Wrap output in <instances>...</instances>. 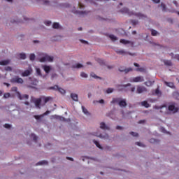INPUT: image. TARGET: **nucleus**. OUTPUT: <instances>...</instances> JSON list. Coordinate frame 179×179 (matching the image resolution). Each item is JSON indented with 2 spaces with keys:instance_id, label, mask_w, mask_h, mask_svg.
<instances>
[{
  "instance_id": "nucleus-11",
  "label": "nucleus",
  "mask_w": 179,
  "mask_h": 179,
  "mask_svg": "<svg viewBox=\"0 0 179 179\" xmlns=\"http://www.w3.org/2000/svg\"><path fill=\"white\" fill-rule=\"evenodd\" d=\"M12 83H23V79L19 76H15L11 79Z\"/></svg>"
},
{
  "instance_id": "nucleus-55",
  "label": "nucleus",
  "mask_w": 179,
  "mask_h": 179,
  "mask_svg": "<svg viewBox=\"0 0 179 179\" xmlns=\"http://www.w3.org/2000/svg\"><path fill=\"white\" fill-rule=\"evenodd\" d=\"M36 71L37 75H38L39 76H41V70L40 69L37 68L36 69Z\"/></svg>"
},
{
  "instance_id": "nucleus-54",
  "label": "nucleus",
  "mask_w": 179,
  "mask_h": 179,
  "mask_svg": "<svg viewBox=\"0 0 179 179\" xmlns=\"http://www.w3.org/2000/svg\"><path fill=\"white\" fill-rule=\"evenodd\" d=\"M80 76L81 78H87V74H86L85 72H81L80 73Z\"/></svg>"
},
{
  "instance_id": "nucleus-26",
  "label": "nucleus",
  "mask_w": 179,
  "mask_h": 179,
  "mask_svg": "<svg viewBox=\"0 0 179 179\" xmlns=\"http://www.w3.org/2000/svg\"><path fill=\"white\" fill-rule=\"evenodd\" d=\"M149 142L150 143H153V144L160 143V140L156 139V138H150L149 140Z\"/></svg>"
},
{
  "instance_id": "nucleus-59",
  "label": "nucleus",
  "mask_w": 179,
  "mask_h": 179,
  "mask_svg": "<svg viewBox=\"0 0 179 179\" xmlns=\"http://www.w3.org/2000/svg\"><path fill=\"white\" fill-rule=\"evenodd\" d=\"M11 125L9 124H4V127H6L7 129H9L10 128H11Z\"/></svg>"
},
{
  "instance_id": "nucleus-48",
  "label": "nucleus",
  "mask_w": 179,
  "mask_h": 179,
  "mask_svg": "<svg viewBox=\"0 0 179 179\" xmlns=\"http://www.w3.org/2000/svg\"><path fill=\"white\" fill-rule=\"evenodd\" d=\"M59 6L61 8H69V3H62L59 4Z\"/></svg>"
},
{
  "instance_id": "nucleus-43",
  "label": "nucleus",
  "mask_w": 179,
  "mask_h": 179,
  "mask_svg": "<svg viewBox=\"0 0 179 179\" xmlns=\"http://www.w3.org/2000/svg\"><path fill=\"white\" fill-rule=\"evenodd\" d=\"M161 8H162V12H167V8L166 7V4L162 3Z\"/></svg>"
},
{
  "instance_id": "nucleus-64",
  "label": "nucleus",
  "mask_w": 179,
  "mask_h": 179,
  "mask_svg": "<svg viewBox=\"0 0 179 179\" xmlns=\"http://www.w3.org/2000/svg\"><path fill=\"white\" fill-rule=\"evenodd\" d=\"M59 121H65V117H62V116H59Z\"/></svg>"
},
{
  "instance_id": "nucleus-12",
  "label": "nucleus",
  "mask_w": 179,
  "mask_h": 179,
  "mask_svg": "<svg viewBox=\"0 0 179 179\" xmlns=\"http://www.w3.org/2000/svg\"><path fill=\"white\" fill-rule=\"evenodd\" d=\"M115 52H117V54H118L119 55H124L125 54H129V55H135V54H132L129 52H126L124 50H115Z\"/></svg>"
},
{
  "instance_id": "nucleus-13",
  "label": "nucleus",
  "mask_w": 179,
  "mask_h": 179,
  "mask_svg": "<svg viewBox=\"0 0 179 179\" xmlns=\"http://www.w3.org/2000/svg\"><path fill=\"white\" fill-rule=\"evenodd\" d=\"M10 22L13 24H17V23H23V20L22 19H19L17 17L11 18Z\"/></svg>"
},
{
  "instance_id": "nucleus-39",
  "label": "nucleus",
  "mask_w": 179,
  "mask_h": 179,
  "mask_svg": "<svg viewBox=\"0 0 179 179\" xmlns=\"http://www.w3.org/2000/svg\"><path fill=\"white\" fill-rule=\"evenodd\" d=\"M30 61H34L36 59V55L34 53H31L29 55Z\"/></svg>"
},
{
  "instance_id": "nucleus-8",
  "label": "nucleus",
  "mask_w": 179,
  "mask_h": 179,
  "mask_svg": "<svg viewBox=\"0 0 179 179\" xmlns=\"http://www.w3.org/2000/svg\"><path fill=\"white\" fill-rule=\"evenodd\" d=\"M153 108H155V110H161L160 113H163L164 114H167V106H155Z\"/></svg>"
},
{
  "instance_id": "nucleus-1",
  "label": "nucleus",
  "mask_w": 179,
  "mask_h": 179,
  "mask_svg": "<svg viewBox=\"0 0 179 179\" xmlns=\"http://www.w3.org/2000/svg\"><path fill=\"white\" fill-rule=\"evenodd\" d=\"M38 59L39 62H54V57L44 52H38Z\"/></svg>"
},
{
  "instance_id": "nucleus-31",
  "label": "nucleus",
  "mask_w": 179,
  "mask_h": 179,
  "mask_svg": "<svg viewBox=\"0 0 179 179\" xmlns=\"http://www.w3.org/2000/svg\"><path fill=\"white\" fill-rule=\"evenodd\" d=\"M42 3L45 6H50L51 5V1L49 0H42Z\"/></svg>"
},
{
  "instance_id": "nucleus-42",
  "label": "nucleus",
  "mask_w": 179,
  "mask_h": 179,
  "mask_svg": "<svg viewBox=\"0 0 179 179\" xmlns=\"http://www.w3.org/2000/svg\"><path fill=\"white\" fill-rule=\"evenodd\" d=\"M31 138L34 141V142H37V139H38V137H37L34 134H31Z\"/></svg>"
},
{
  "instance_id": "nucleus-57",
  "label": "nucleus",
  "mask_w": 179,
  "mask_h": 179,
  "mask_svg": "<svg viewBox=\"0 0 179 179\" xmlns=\"http://www.w3.org/2000/svg\"><path fill=\"white\" fill-rule=\"evenodd\" d=\"M80 43H82L83 44H89V42H87V41H85L83 39H80Z\"/></svg>"
},
{
  "instance_id": "nucleus-36",
  "label": "nucleus",
  "mask_w": 179,
  "mask_h": 179,
  "mask_svg": "<svg viewBox=\"0 0 179 179\" xmlns=\"http://www.w3.org/2000/svg\"><path fill=\"white\" fill-rule=\"evenodd\" d=\"M109 38H110V40H112V41H117V40H118V38H117V36L110 34L109 35Z\"/></svg>"
},
{
  "instance_id": "nucleus-46",
  "label": "nucleus",
  "mask_w": 179,
  "mask_h": 179,
  "mask_svg": "<svg viewBox=\"0 0 179 179\" xmlns=\"http://www.w3.org/2000/svg\"><path fill=\"white\" fill-rule=\"evenodd\" d=\"M100 103V104H104V100L103 99H101L99 101H93L94 104H96V103Z\"/></svg>"
},
{
  "instance_id": "nucleus-56",
  "label": "nucleus",
  "mask_w": 179,
  "mask_h": 179,
  "mask_svg": "<svg viewBox=\"0 0 179 179\" xmlns=\"http://www.w3.org/2000/svg\"><path fill=\"white\" fill-rule=\"evenodd\" d=\"M51 97L50 96H48V97H46V98H44L43 100L45 101V103H48V101H50V100H51Z\"/></svg>"
},
{
  "instance_id": "nucleus-29",
  "label": "nucleus",
  "mask_w": 179,
  "mask_h": 179,
  "mask_svg": "<svg viewBox=\"0 0 179 179\" xmlns=\"http://www.w3.org/2000/svg\"><path fill=\"white\" fill-rule=\"evenodd\" d=\"M141 104L143 107H145V108H149V107H150V105L146 101H142Z\"/></svg>"
},
{
  "instance_id": "nucleus-9",
  "label": "nucleus",
  "mask_w": 179,
  "mask_h": 179,
  "mask_svg": "<svg viewBox=\"0 0 179 179\" xmlns=\"http://www.w3.org/2000/svg\"><path fill=\"white\" fill-rule=\"evenodd\" d=\"M99 128L101 129H103V131H110V129H111L110 128L109 126H108L107 124H106V123L104 122H101L100 124H99Z\"/></svg>"
},
{
  "instance_id": "nucleus-5",
  "label": "nucleus",
  "mask_w": 179,
  "mask_h": 179,
  "mask_svg": "<svg viewBox=\"0 0 179 179\" xmlns=\"http://www.w3.org/2000/svg\"><path fill=\"white\" fill-rule=\"evenodd\" d=\"M96 136L97 138H100L101 139H104L105 141H111V138H110V135L108 134L105 133L104 134H100V133H96Z\"/></svg>"
},
{
  "instance_id": "nucleus-41",
  "label": "nucleus",
  "mask_w": 179,
  "mask_h": 179,
  "mask_svg": "<svg viewBox=\"0 0 179 179\" xmlns=\"http://www.w3.org/2000/svg\"><path fill=\"white\" fill-rule=\"evenodd\" d=\"M20 59H26L27 58L26 53L24 52L20 53Z\"/></svg>"
},
{
  "instance_id": "nucleus-17",
  "label": "nucleus",
  "mask_w": 179,
  "mask_h": 179,
  "mask_svg": "<svg viewBox=\"0 0 179 179\" xmlns=\"http://www.w3.org/2000/svg\"><path fill=\"white\" fill-rule=\"evenodd\" d=\"M17 97L20 99V100H27L29 99V95L27 94H20L19 92H17Z\"/></svg>"
},
{
  "instance_id": "nucleus-28",
  "label": "nucleus",
  "mask_w": 179,
  "mask_h": 179,
  "mask_svg": "<svg viewBox=\"0 0 179 179\" xmlns=\"http://www.w3.org/2000/svg\"><path fill=\"white\" fill-rule=\"evenodd\" d=\"M10 61L9 59L7 60H2L0 62V65L5 66V65H9Z\"/></svg>"
},
{
  "instance_id": "nucleus-2",
  "label": "nucleus",
  "mask_w": 179,
  "mask_h": 179,
  "mask_svg": "<svg viewBox=\"0 0 179 179\" xmlns=\"http://www.w3.org/2000/svg\"><path fill=\"white\" fill-rule=\"evenodd\" d=\"M120 12L122 13H127V15H129V16H132V15H134V16H136L137 17H139L140 19H147L148 15L143 14L142 13H134L133 11H129V9L128 8H123L120 10Z\"/></svg>"
},
{
  "instance_id": "nucleus-19",
  "label": "nucleus",
  "mask_w": 179,
  "mask_h": 179,
  "mask_svg": "<svg viewBox=\"0 0 179 179\" xmlns=\"http://www.w3.org/2000/svg\"><path fill=\"white\" fill-rule=\"evenodd\" d=\"M71 68H73V69H80V68H83V66L82 64L77 63V64H73Z\"/></svg>"
},
{
  "instance_id": "nucleus-37",
  "label": "nucleus",
  "mask_w": 179,
  "mask_h": 179,
  "mask_svg": "<svg viewBox=\"0 0 179 179\" xmlns=\"http://www.w3.org/2000/svg\"><path fill=\"white\" fill-rule=\"evenodd\" d=\"M153 83H155V81L148 80L145 83V85L149 87L152 86L153 85Z\"/></svg>"
},
{
  "instance_id": "nucleus-32",
  "label": "nucleus",
  "mask_w": 179,
  "mask_h": 179,
  "mask_svg": "<svg viewBox=\"0 0 179 179\" xmlns=\"http://www.w3.org/2000/svg\"><path fill=\"white\" fill-rule=\"evenodd\" d=\"M164 64L166 66H173V63L170 60H164Z\"/></svg>"
},
{
  "instance_id": "nucleus-38",
  "label": "nucleus",
  "mask_w": 179,
  "mask_h": 179,
  "mask_svg": "<svg viewBox=\"0 0 179 179\" xmlns=\"http://www.w3.org/2000/svg\"><path fill=\"white\" fill-rule=\"evenodd\" d=\"M135 145H137V146H139L140 148H146V145L141 142H136Z\"/></svg>"
},
{
  "instance_id": "nucleus-16",
  "label": "nucleus",
  "mask_w": 179,
  "mask_h": 179,
  "mask_svg": "<svg viewBox=\"0 0 179 179\" xmlns=\"http://www.w3.org/2000/svg\"><path fill=\"white\" fill-rule=\"evenodd\" d=\"M128 86H131V83H128L127 85H117V87L118 90H124V89H127Z\"/></svg>"
},
{
  "instance_id": "nucleus-47",
  "label": "nucleus",
  "mask_w": 179,
  "mask_h": 179,
  "mask_svg": "<svg viewBox=\"0 0 179 179\" xmlns=\"http://www.w3.org/2000/svg\"><path fill=\"white\" fill-rule=\"evenodd\" d=\"M129 134L131 135V136H134L135 138H138V136H139L138 133L134 131L130 132Z\"/></svg>"
},
{
  "instance_id": "nucleus-61",
  "label": "nucleus",
  "mask_w": 179,
  "mask_h": 179,
  "mask_svg": "<svg viewBox=\"0 0 179 179\" xmlns=\"http://www.w3.org/2000/svg\"><path fill=\"white\" fill-rule=\"evenodd\" d=\"M116 129H117L118 131H122V129H124V127L121 126H117Z\"/></svg>"
},
{
  "instance_id": "nucleus-33",
  "label": "nucleus",
  "mask_w": 179,
  "mask_h": 179,
  "mask_svg": "<svg viewBox=\"0 0 179 179\" xmlns=\"http://www.w3.org/2000/svg\"><path fill=\"white\" fill-rule=\"evenodd\" d=\"M71 97L72 100H73L74 101H78V94H77L71 93Z\"/></svg>"
},
{
  "instance_id": "nucleus-52",
  "label": "nucleus",
  "mask_w": 179,
  "mask_h": 179,
  "mask_svg": "<svg viewBox=\"0 0 179 179\" xmlns=\"http://www.w3.org/2000/svg\"><path fill=\"white\" fill-rule=\"evenodd\" d=\"M151 34H152V36H157V34H159V32H157V31H156L155 29H152Z\"/></svg>"
},
{
  "instance_id": "nucleus-45",
  "label": "nucleus",
  "mask_w": 179,
  "mask_h": 179,
  "mask_svg": "<svg viewBox=\"0 0 179 179\" xmlns=\"http://www.w3.org/2000/svg\"><path fill=\"white\" fill-rule=\"evenodd\" d=\"M120 43L122 44H130L131 43V42L129 41H127L125 39H121Z\"/></svg>"
},
{
  "instance_id": "nucleus-15",
  "label": "nucleus",
  "mask_w": 179,
  "mask_h": 179,
  "mask_svg": "<svg viewBox=\"0 0 179 179\" xmlns=\"http://www.w3.org/2000/svg\"><path fill=\"white\" fill-rule=\"evenodd\" d=\"M132 68L124 69V67L119 68L120 72H124V73H128V72H132Z\"/></svg>"
},
{
  "instance_id": "nucleus-51",
  "label": "nucleus",
  "mask_w": 179,
  "mask_h": 179,
  "mask_svg": "<svg viewBox=\"0 0 179 179\" xmlns=\"http://www.w3.org/2000/svg\"><path fill=\"white\" fill-rule=\"evenodd\" d=\"M9 97H12V95H10V93H5L3 94V98L4 99H9Z\"/></svg>"
},
{
  "instance_id": "nucleus-27",
  "label": "nucleus",
  "mask_w": 179,
  "mask_h": 179,
  "mask_svg": "<svg viewBox=\"0 0 179 179\" xmlns=\"http://www.w3.org/2000/svg\"><path fill=\"white\" fill-rule=\"evenodd\" d=\"M31 73V71H30V70H26L22 73V76L23 77L29 76Z\"/></svg>"
},
{
  "instance_id": "nucleus-20",
  "label": "nucleus",
  "mask_w": 179,
  "mask_h": 179,
  "mask_svg": "<svg viewBox=\"0 0 179 179\" xmlns=\"http://www.w3.org/2000/svg\"><path fill=\"white\" fill-rule=\"evenodd\" d=\"M164 84L166 85V86H168V87H171V89H176V86L174 85L173 83L171 82H166L164 81Z\"/></svg>"
},
{
  "instance_id": "nucleus-40",
  "label": "nucleus",
  "mask_w": 179,
  "mask_h": 179,
  "mask_svg": "<svg viewBox=\"0 0 179 179\" xmlns=\"http://www.w3.org/2000/svg\"><path fill=\"white\" fill-rule=\"evenodd\" d=\"M96 62L99 65H104L106 64V62H104V60H103L102 59H96Z\"/></svg>"
},
{
  "instance_id": "nucleus-14",
  "label": "nucleus",
  "mask_w": 179,
  "mask_h": 179,
  "mask_svg": "<svg viewBox=\"0 0 179 179\" xmlns=\"http://www.w3.org/2000/svg\"><path fill=\"white\" fill-rule=\"evenodd\" d=\"M42 68L46 73H50V72H51V70L52 69V67L51 66L48 65H44Z\"/></svg>"
},
{
  "instance_id": "nucleus-18",
  "label": "nucleus",
  "mask_w": 179,
  "mask_h": 179,
  "mask_svg": "<svg viewBox=\"0 0 179 179\" xmlns=\"http://www.w3.org/2000/svg\"><path fill=\"white\" fill-rule=\"evenodd\" d=\"M152 96H157V97H160L162 96V91L160 90H153L152 91Z\"/></svg>"
},
{
  "instance_id": "nucleus-21",
  "label": "nucleus",
  "mask_w": 179,
  "mask_h": 179,
  "mask_svg": "<svg viewBox=\"0 0 179 179\" xmlns=\"http://www.w3.org/2000/svg\"><path fill=\"white\" fill-rule=\"evenodd\" d=\"M29 80H31V85H34V86H37L38 83V80L36 79V78H33L31 77H29Z\"/></svg>"
},
{
  "instance_id": "nucleus-3",
  "label": "nucleus",
  "mask_w": 179,
  "mask_h": 179,
  "mask_svg": "<svg viewBox=\"0 0 179 179\" xmlns=\"http://www.w3.org/2000/svg\"><path fill=\"white\" fill-rule=\"evenodd\" d=\"M110 103L112 104H114V103H117L120 107H123L124 108L127 107V101L125 99H121V98L113 99Z\"/></svg>"
},
{
  "instance_id": "nucleus-50",
  "label": "nucleus",
  "mask_w": 179,
  "mask_h": 179,
  "mask_svg": "<svg viewBox=\"0 0 179 179\" xmlns=\"http://www.w3.org/2000/svg\"><path fill=\"white\" fill-rule=\"evenodd\" d=\"M91 76H92V78H94V79H101V77L97 76L94 73H92Z\"/></svg>"
},
{
  "instance_id": "nucleus-30",
  "label": "nucleus",
  "mask_w": 179,
  "mask_h": 179,
  "mask_svg": "<svg viewBox=\"0 0 179 179\" xmlns=\"http://www.w3.org/2000/svg\"><path fill=\"white\" fill-rule=\"evenodd\" d=\"M93 143L94 145H96V148H99V149H101V150H103L102 146L100 145V143L96 140H93Z\"/></svg>"
},
{
  "instance_id": "nucleus-58",
  "label": "nucleus",
  "mask_w": 179,
  "mask_h": 179,
  "mask_svg": "<svg viewBox=\"0 0 179 179\" xmlns=\"http://www.w3.org/2000/svg\"><path fill=\"white\" fill-rule=\"evenodd\" d=\"M57 76H58L57 75V73H52L51 79H55V78H57Z\"/></svg>"
},
{
  "instance_id": "nucleus-60",
  "label": "nucleus",
  "mask_w": 179,
  "mask_h": 179,
  "mask_svg": "<svg viewBox=\"0 0 179 179\" xmlns=\"http://www.w3.org/2000/svg\"><path fill=\"white\" fill-rule=\"evenodd\" d=\"M5 71H12V67L10 66H7L5 68Z\"/></svg>"
},
{
  "instance_id": "nucleus-7",
  "label": "nucleus",
  "mask_w": 179,
  "mask_h": 179,
  "mask_svg": "<svg viewBox=\"0 0 179 179\" xmlns=\"http://www.w3.org/2000/svg\"><path fill=\"white\" fill-rule=\"evenodd\" d=\"M51 112L50 110H47L43 114L41 115H34V118L38 121V122H41V118H43L45 115H48Z\"/></svg>"
},
{
  "instance_id": "nucleus-10",
  "label": "nucleus",
  "mask_w": 179,
  "mask_h": 179,
  "mask_svg": "<svg viewBox=\"0 0 179 179\" xmlns=\"http://www.w3.org/2000/svg\"><path fill=\"white\" fill-rule=\"evenodd\" d=\"M144 80L145 79L143 78V76H137L130 79V82L134 83L143 82Z\"/></svg>"
},
{
  "instance_id": "nucleus-22",
  "label": "nucleus",
  "mask_w": 179,
  "mask_h": 179,
  "mask_svg": "<svg viewBox=\"0 0 179 179\" xmlns=\"http://www.w3.org/2000/svg\"><path fill=\"white\" fill-rule=\"evenodd\" d=\"M34 103H35V106L36 108H40V104H41V99H34Z\"/></svg>"
},
{
  "instance_id": "nucleus-25",
  "label": "nucleus",
  "mask_w": 179,
  "mask_h": 179,
  "mask_svg": "<svg viewBox=\"0 0 179 179\" xmlns=\"http://www.w3.org/2000/svg\"><path fill=\"white\" fill-rule=\"evenodd\" d=\"M49 90H64V89L61 88L58 85H54L48 88Z\"/></svg>"
},
{
  "instance_id": "nucleus-35",
  "label": "nucleus",
  "mask_w": 179,
  "mask_h": 179,
  "mask_svg": "<svg viewBox=\"0 0 179 179\" xmlns=\"http://www.w3.org/2000/svg\"><path fill=\"white\" fill-rule=\"evenodd\" d=\"M173 96L174 97V99H176V100H179V93L177 91H175L173 94Z\"/></svg>"
},
{
  "instance_id": "nucleus-49",
  "label": "nucleus",
  "mask_w": 179,
  "mask_h": 179,
  "mask_svg": "<svg viewBox=\"0 0 179 179\" xmlns=\"http://www.w3.org/2000/svg\"><path fill=\"white\" fill-rule=\"evenodd\" d=\"M131 23L133 24V26H136V24H138L139 21L137 20H131Z\"/></svg>"
},
{
  "instance_id": "nucleus-23",
  "label": "nucleus",
  "mask_w": 179,
  "mask_h": 179,
  "mask_svg": "<svg viewBox=\"0 0 179 179\" xmlns=\"http://www.w3.org/2000/svg\"><path fill=\"white\" fill-rule=\"evenodd\" d=\"M82 110L85 115H87V117H90V115H91V113L89 112V110H87V108H85V106H82Z\"/></svg>"
},
{
  "instance_id": "nucleus-6",
  "label": "nucleus",
  "mask_w": 179,
  "mask_h": 179,
  "mask_svg": "<svg viewBox=\"0 0 179 179\" xmlns=\"http://www.w3.org/2000/svg\"><path fill=\"white\" fill-rule=\"evenodd\" d=\"M72 13H74V15H79V16H85L89 13V12L85 10V11H80L76 10V8H73L71 10Z\"/></svg>"
},
{
  "instance_id": "nucleus-53",
  "label": "nucleus",
  "mask_w": 179,
  "mask_h": 179,
  "mask_svg": "<svg viewBox=\"0 0 179 179\" xmlns=\"http://www.w3.org/2000/svg\"><path fill=\"white\" fill-rule=\"evenodd\" d=\"M51 120H59V115H52Z\"/></svg>"
},
{
  "instance_id": "nucleus-4",
  "label": "nucleus",
  "mask_w": 179,
  "mask_h": 179,
  "mask_svg": "<svg viewBox=\"0 0 179 179\" xmlns=\"http://www.w3.org/2000/svg\"><path fill=\"white\" fill-rule=\"evenodd\" d=\"M167 110L172 113V114H176V113H178V107L176 106V103L172 102L169 105Z\"/></svg>"
},
{
  "instance_id": "nucleus-44",
  "label": "nucleus",
  "mask_w": 179,
  "mask_h": 179,
  "mask_svg": "<svg viewBox=\"0 0 179 179\" xmlns=\"http://www.w3.org/2000/svg\"><path fill=\"white\" fill-rule=\"evenodd\" d=\"M160 131L161 132H162L163 134H170V132L167 131L166 129H164V127H160Z\"/></svg>"
},
{
  "instance_id": "nucleus-34",
  "label": "nucleus",
  "mask_w": 179,
  "mask_h": 179,
  "mask_svg": "<svg viewBox=\"0 0 179 179\" xmlns=\"http://www.w3.org/2000/svg\"><path fill=\"white\" fill-rule=\"evenodd\" d=\"M53 29H61V25L58 22H54L52 24Z\"/></svg>"
},
{
  "instance_id": "nucleus-24",
  "label": "nucleus",
  "mask_w": 179,
  "mask_h": 179,
  "mask_svg": "<svg viewBox=\"0 0 179 179\" xmlns=\"http://www.w3.org/2000/svg\"><path fill=\"white\" fill-rule=\"evenodd\" d=\"M48 164V162L45 160L40 161L39 162L36 164V166H47Z\"/></svg>"
},
{
  "instance_id": "nucleus-62",
  "label": "nucleus",
  "mask_w": 179,
  "mask_h": 179,
  "mask_svg": "<svg viewBox=\"0 0 179 179\" xmlns=\"http://www.w3.org/2000/svg\"><path fill=\"white\" fill-rule=\"evenodd\" d=\"M113 93V90H106L105 91V94H110Z\"/></svg>"
},
{
  "instance_id": "nucleus-63",
  "label": "nucleus",
  "mask_w": 179,
  "mask_h": 179,
  "mask_svg": "<svg viewBox=\"0 0 179 179\" xmlns=\"http://www.w3.org/2000/svg\"><path fill=\"white\" fill-rule=\"evenodd\" d=\"M138 124H146V120H140Z\"/></svg>"
}]
</instances>
